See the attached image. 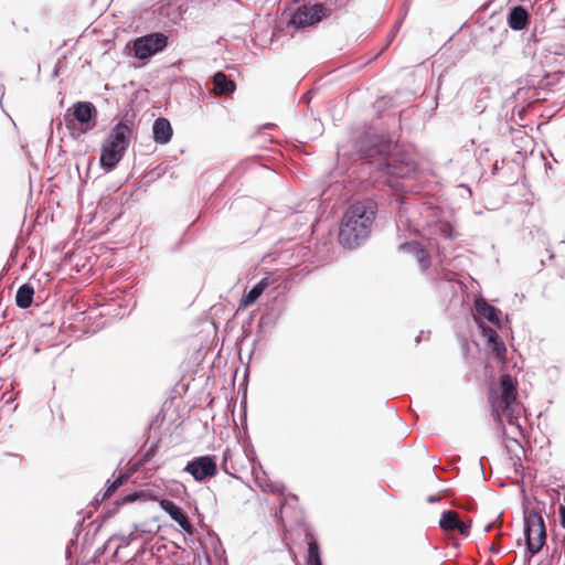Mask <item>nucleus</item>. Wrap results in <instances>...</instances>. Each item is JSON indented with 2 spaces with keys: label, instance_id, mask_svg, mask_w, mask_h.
<instances>
[{
  "label": "nucleus",
  "instance_id": "nucleus-1",
  "mask_svg": "<svg viewBox=\"0 0 565 565\" xmlns=\"http://www.w3.org/2000/svg\"><path fill=\"white\" fill-rule=\"evenodd\" d=\"M355 149L364 158L365 164L374 166L376 171L388 177L406 178L415 170L414 162L396 151V146L385 136L366 131L355 141Z\"/></svg>",
  "mask_w": 565,
  "mask_h": 565
},
{
  "label": "nucleus",
  "instance_id": "nucleus-2",
  "mask_svg": "<svg viewBox=\"0 0 565 565\" xmlns=\"http://www.w3.org/2000/svg\"><path fill=\"white\" fill-rule=\"evenodd\" d=\"M500 394L491 393L490 403L492 415L502 427L503 435L518 448H521L516 435H522L520 416L522 408L516 403V385L512 376L504 374L500 377Z\"/></svg>",
  "mask_w": 565,
  "mask_h": 565
},
{
  "label": "nucleus",
  "instance_id": "nucleus-3",
  "mask_svg": "<svg viewBox=\"0 0 565 565\" xmlns=\"http://www.w3.org/2000/svg\"><path fill=\"white\" fill-rule=\"evenodd\" d=\"M375 214L376 204L371 200L350 205L340 224V244L347 248H354L364 242L370 235Z\"/></svg>",
  "mask_w": 565,
  "mask_h": 565
},
{
  "label": "nucleus",
  "instance_id": "nucleus-4",
  "mask_svg": "<svg viewBox=\"0 0 565 565\" xmlns=\"http://www.w3.org/2000/svg\"><path fill=\"white\" fill-rule=\"evenodd\" d=\"M524 535H525V543H526V551L529 552L530 558L537 554L543 545L545 544L546 540V530L545 524L542 515L532 510V511H525L524 513Z\"/></svg>",
  "mask_w": 565,
  "mask_h": 565
},
{
  "label": "nucleus",
  "instance_id": "nucleus-5",
  "mask_svg": "<svg viewBox=\"0 0 565 565\" xmlns=\"http://www.w3.org/2000/svg\"><path fill=\"white\" fill-rule=\"evenodd\" d=\"M74 120L79 124V131L86 134L96 126L97 109L90 102H77L65 114L67 128H73Z\"/></svg>",
  "mask_w": 565,
  "mask_h": 565
},
{
  "label": "nucleus",
  "instance_id": "nucleus-6",
  "mask_svg": "<svg viewBox=\"0 0 565 565\" xmlns=\"http://www.w3.org/2000/svg\"><path fill=\"white\" fill-rule=\"evenodd\" d=\"M167 44L168 38L163 33L148 34L134 42V55L139 60H147L162 51Z\"/></svg>",
  "mask_w": 565,
  "mask_h": 565
},
{
  "label": "nucleus",
  "instance_id": "nucleus-7",
  "mask_svg": "<svg viewBox=\"0 0 565 565\" xmlns=\"http://www.w3.org/2000/svg\"><path fill=\"white\" fill-rule=\"evenodd\" d=\"M184 471L199 482L213 478L217 473L216 457L211 455L195 457L188 461Z\"/></svg>",
  "mask_w": 565,
  "mask_h": 565
},
{
  "label": "nucleus",
  "instance_id": "nucleus-8",
  "mask_svg": "<svg viewBox=\"0 0 565 565\" xmlns=\"http://www.w3.org/2000/svg\"><path fill=\"white\" fill-rule=\"evenodd\" d=\"M328 14L324 12L322 7L317 2L315 4H305L297 9L292 14L290 23L296 28L311 26L322 19L327 18Z\"/></svg>",
  "mask_w": 565,
  "mask_h": 565
},
{
  "label": "nucleus",
  "instance_id": "nucleus-9",
  "mask_svg": "<svg viewBox=\"0 0 565 565\" xmlns=\"http://www.w3.org/2000/svg\"><path fill=\"white\" fill-rule=\"evenodd\" d=\"M131 135L132 130L130 126L122 121H119L111 128L107 138L104 141V145L111 149H116L125 154L129 147Z\"/></svg>",
  "mask_w": 565,
  "mask_h": 565
},
{
  "label": "nucleus",
  "instance_id": "nucleus-10",
  "mask_svg": "<svg viewBox=\"0 0 565 565\" xmlns=\"http://www.w3.org/2000/svg\"><path fill=\"white\" fill-rule=\"evenodd\" d=\"M398 250L413 255L422 271H426L431 265L430 254L416 241L402 243Z\"/></svg>",
  "mask_w": 565,
  "mask_h": 565
},
{
  "label": "nucleus",
  "instance_id": "nucleus-11",
  "mask_svg": "<svg viewBox=\"0 0 565 565\" xmlns=\"http://www.w3.org/2000/svg\"><path fill=\"white\" fill-rule=\"evenodd\" d=\"M161 509L169 514V516L179 524V526L189 534L193 533V525L191 524L188 515L183 510L177 505L172 500L162 499L160 501Z\"/></svg>",
  "mask_w": 565,
  "mask_h": 565
},
{
  "label": "nucleus",
  "instance_id": "nucleus-12",
  "mask_svg": "<svg viewBox=\"0 0 565 565\" xmlns=\"http://www.w3.org/2000/svg\"><path fill=\"white\" fill-rule=\"evenodd\" d=\"M501 311L488 303L484 299H477L475 302V319L487 320L498 327L501 324Z\"/></svg>",
  "mask_w": 565,
  "mask_h": 565
},
{
  "label": "nucleus",
  "instance_id": "nucleus-13",
  "mask_svg": "<svg viewBox=\"0 0 565 565\" xmlns=\"http://www.w3.org/2000/svg\"><path fill=\"white\" fill-rule=\"evenodd\" d=\"M152 135L156 143H168L173 135L170 121L164 117H159L153 121Z\"/></svg>",
  "mask_w": 565,
  "mask_h": 565
},
{
  "label": "nucleus",
  "instance_id": "nucleus-14",
  "mask_svg": "<svg viewBox=\"0 0 565 565\" xmlns=\"http://www.w3.org/2000/svg\"><path fill=\"white\" fill-rule=\"evenodd\" d=\"M529 19L527 11L523 7L516 6L510 10L508 23L512 30L521 31L526 28Z\"/></svg>",
  "mask_w": 565,
  "mask_h": 565
},
{
  "label": "nucleus",
  "instance_id": "nucleus-15",
  "mask_svg": "<svg viewBox=\"0 0 565 565\" xmlns=\"http://www.w3.org/2000/svg\"><path fill=\"white\" fill-rule=\"evenodd\" d=\"M124 153L107 147L103 143L102 153H100V166L106 171H111L119 163V161L124 158Z\"/></svg>",
  "mask_w": 565,
  "mask_h": 565
},
{
  "label": "nucleus",
  "instance_id": "nucleus-16",
  "mask_svg": "<svg viewBox=\"0 0 565 565\" xmlns=\"http://www.w3.org/2000/svg\"><path fill=\"white\" fill-rule=\"evenodd\" d=\"M269 279L263 278L258 281L248 292L244 295L241 300L239 308L245 309L252 303H254L264 292V290L268 287Z\"/></svg>",
  "mask_w": 565,
  "mask_h": 565
},
{
  "label": "nucleus",
  "instance_id": "nucleus-17",
  "mask_svg": "<svg viewBox=\"0 0 565 565\" xmlns=\"http://www.w3.org/2000/svg\"><path fill=\"white\" fill-rule=\"evenodd\" d=\"M214 92L217 95H230L235 90V83L223 72H217L213 76Z\"/></svg>",
  "mask_w": 565,
  "mask_h": 565
},
{
  "label": "nucleus",
  "instance_id": "nucleus-18",
  "mask_svg": "<svg viewBox=\"0 0 565 565\" xmlns=\"http://www.w3.org/2000/svg\"><path fill=\"white\" fill-rule=\"evenodd\" d=\"M34 288L30 284H23L15 294V303L21 309H28L33 302Z\"/></svg>",
  "mask_w": 565,
  "mask_h": 565
},
{
  "label": "nucleus",
  "instance_id": "nucleus-19",
  "mask_svg": "<svg viewBox=\"0 0 565 565\" xmlns=\"http://www.w3.org/2000/svg\"><path fill=\"white\" fill-rule=\"evenodd\" d=\"M458 513L451 510L444 511L439 520V526L444 531H455L458 525Z\"/></svg>",
  "mask_w": 565,
  "mask_h": 565
},
{
  "label": "nucleus",
  "instance_id": "nucleus-20",
  "mask_svg": "<svg viewBox=\"0 0 565 565\" xmlns=\"http://www.w3.org/2000/svg\"><path fill=\"white\" fill-rule=\"evenodd\" d=\"M307 564L308 565H322V561L320 557L319 544L316 540H311L308 544Z\"/></svg>",
  "mask_w": 565,
  "mask_h": 565
},
{
  "label": "nucleus",
  "instance_id": "nucleus-21",
  "mask_svg": "<svg viewBox=\"0 0 565 565\" xmlns=\"http://www.w3.org/2000/svg\"><path fill=\"white\" fill-rule=\"evenodd\" d=\"M350 0H321L318 2L324 12L330 17L337 10L344 8Z\"/></svg>",
  "mask_w": 565,
  "mask_h": 565
},
{
  "label": "nucleus",
  "instance_id": "nucleus-22",
  "mask_svg": "<svg viewBox=\"0 0 565 565\" xmlns=\"http://www.w3.org/2000/svg\"><path fill=\"white\" fill-rule=\"evenodd\" d=\"M137 532L138 526L135 525V531L130 532L129 534L115 535L114 539H118L120 541L117 546L116 553H118L120 548L128 546L131 542L137 540Z\"/></svg>",
  "mask_w": 565,
  "mask_h": 565
},
{
  "label": "nucleus",
  "instance_id": "nucleus-23",
  "mask_svg": "<svg viewBox=\"0 0 565 565\" xmlns=\"http://www.w3.org/2000/svg\"><path fill=\"white\" fill-rule=\"evenodd\" d=\"M489 345L500 361H505L507 348L500 339Z\"/></svg>",
  "mask_w": 565,
  "mask_h": 565
},
{
  "label": "nucleus",
  "instance_id": "nucleus-24",
  "mask_svg": "<svg viewBox=\"0 0 565 565\" xmlns=\"http://www.w3.org/2000/svg\"><path fill=\"white\" fill-rule=\"evenodd\" d=\"M124 480H125L124 475H120L117 479H115L113 481V483L107 488V490L104 494V499L107 497H110L111 493L115 492L124 483Z\"/></svg>",
  "mask_w": 565,
  "mask_h": 565
},
{
  "label": "nucleus",
  "instance_id": "nucleus-25",
  "mask_svg": "<svg viewBox=\"0 0 565 565\" xmlns=\"http://www.w3.org/2000/svg\"><path fill=\"white\" fill-rule=\"evenodd\" d=\"M470 527H471V521L463 522V521L459 520L458 525L456 526L455 531H458L463 536H468L470 533Z\"/></svg>",
  "mask_w": 565,
  "mask_h": 565
},
{
  "label": "nucleus",
  "instance_id": "nucleus-26",
  "mask_svg": "<svg viewBox=\"0 0 565 565\" xmlns=\"http://www.w3.org/2000/svg\"><path fill=\"white\" fill-rule=\"evenodd\" d=\"M482 332L487 337L489 344H491L494 341L500 339V337L497 333V331L494 329H492V328H489V327L488 328H482Z\"/></svg>",
  "mask_w": 565,
  "mask_h": 565
},
{
  "label": "nucleus",
  "instance_id": "nucleus-27",
  "mask_svg": "<svg viewBox=\"0 0 565 565\" xmlns=\"http://www.w3.org/2000/svg\"><path fill=\"white\" fill-rule=\"evenodd\" d=\"M440 231H441V233L444 234L445 237L450 238V239L454 238V234H452L454 231H452L451 226L448 223L441 224Z\"/></svg>",
  "mask_w": 565,
  "mask_h": 565
},
{
  "label": "nucleus",
  "instance_id": "nucleus-28",
  "mask_svg": "<svg viewBox=\"0 0 565 565\" xmlns=\"http://www.w3.org/2000/svg\"><path fill=\"white\" fill-rule=\"evenodd\" d=\"M138 498H139V494L137 492H134L131 494L124 497L122 502L124 503L135 502Z\"/></svg>",
  "mask_w": 565,
  "mask_h": 565
},
{
  "label": "nucleus",
  "instance_id": "nucleus-29",
  "mask_svg": "<svg viewBox=\"0 0 565 565\" xmlns=\"http://www.w3.org/2000/svg\"><path fill=\"white\" fill-rule=\"evenodd\" d=\"M512 465L514 467L515 472L519 471V468H522L521 458L520 456L511 457Z\"/></svg>",
  "mask_w": 565,
  "mask_h": 565
},
{
  "label": "nucleus",
  "instance_id": "nucleus-30",
  "mask_svg": "<svg viewBox=\"0 0 565 565\" xmlns=\"http://www.w3.org/2000/svg\"><path fill=\"white\" fill-rule=\"evenodd\" d=\"M561 525L565 527V507L559 508Z\"/></svg>",
  "mask_w": 565,
  "mask_h": 565
},
{
  "label": "nucleus",
  "instance_id": "nucleus-31",
  "mask_svg": "<svg viewBox=\"0 0 565 565\" xmlns=\"http://www.w3.org/2000/svg\"><path fill=\"white\" fill-rule=\"evenodd\" d=\"M490 551H491L492 553H499V552H500V548H499L497 545L492 544V545L490 546Z\"/></svg>",
  "mask_w": 565,
  "mask_h": 565
},
{
  "label": "nucleus",
  "instance_id": "nucleus-32",
  "mask_svg": "<svg viewBox=\"0 0 565 565\" xmlns=\"http://www.w3.org/2000/svg\"><path fill=\"white\" fill-rule=\"evenodd\" d=\"M493 526H494V523H488V524L484 526V532H489Z\"/></svg>",
  "mask_w": 565,
  "mask_h": 565
},
{
  "label": "nucleus",
  "instance_id": "nucleus-33",
  "mask_svg": "<svg viewBox=\"0 0 565 565\" xmlns=\"http://www.w3.org/2000/svg\"><path fill=\"white\" fill-rule=\"evenodd\" d=\"M491 33H492V29L490 28V29H488L487 31H484L483 35H486V36H487L488 34H491Z\"/></svg>",
  "mask_w": 565,
  "mask_h": 565
},
{
  "label": "nucleus",
  "instance_id": "nucleus-34",
  "mask_svg": "<svg viewBox=\"0 0 565 565\" xmlns=\"http://www.w3.org/2000/svg\"><path fill=\"white\" fill-rule=\"evenodd\" d=\"M226 454H227V451H225V452H224V462H225V461H226V459H227ZM223 468H224V470L226 471L225 463L223 465Z\"/></svg>",
  "mask_w": 565,
  "mask_h": 565
},
{
  "label": "nucleus",
  "instance_id": "nucleus-35",
  "mask_svg": "<svg viewBox=\"0 0 565 565\" xmlns=\"http://www.w3.org/2000/svg\"><path fill=\"white\" fill-rule=\"evenodd\" d=\"M428 501H429V502H434L435 500H434V498H431V497H430V498L428 499Z\"/></svg>",
  "mask_w": 565,
  "mask_h": 565
}]
</instances>
